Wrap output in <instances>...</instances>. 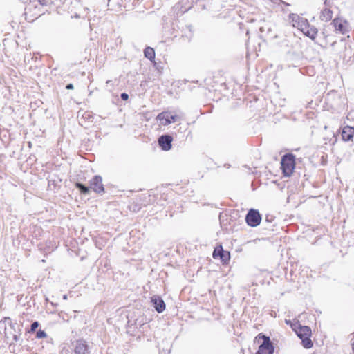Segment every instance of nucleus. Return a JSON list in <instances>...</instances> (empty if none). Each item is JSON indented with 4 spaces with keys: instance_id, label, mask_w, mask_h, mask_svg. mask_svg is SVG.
<instances>
[{
    "instance_id": "1",
    "label": "nucleus",
    "mask_w": 354,
    "mask_h": 354,
    "mask_svg": "<svg viewBox=\"0 0 354 354\" xmlns=\"http://www.w3.org/2000/svg\"><path fill=\"white\" fill-rule=\"evenodd\" d=\"M254 342L259 344V348L256 354H273L274 346L271 342L269 336L263 333H260L254 339Z\"/></svg>"
},
{
    "instance_id": "2",
    "label": "nucleus",
    "mask_w": 354,
    "mask_h": 354,
    "mask_svg": "<svg viewBox=\"0 0 354 354\" xmlns=\"http://www.w3.org/2000/svg\"><path fill=\"white\" fill-rule=\"evenodd\" d=\"M296 334L301 340V344L305 348L309 349L313 346V342L310 339L312 331L310 326L301 325L296 331Z\"/></svg>"
},
{
    "instance_id": "3",
    "label": "nucleus",
    "mask_w": 354,
    "mask_h": 354,
    "mask_svg": "<svg viewBox=\"0 0 354 354\" xmlns=\"http://www.w3.org/2000/svg\"><path fill=\"white\" fill-rule=\"evenodd\" d=\"M283 173L286 176H290L295 169V156L292 154H286L283 156L281 162Z\"/></svg>"
},
{
    "instance_id": "4",
    "label": "nucleus",
    "mask_w": 354,
    "mask_h": 354,
    "mask_svg": "<svg viewBox=\"0 0 354 354\" xmlns=\"http://www.w3.org/2000/svg\"><path fill=\"white\" fill-rule=\"evenodd\" d=\"M301 24L300 22L297 25V28L300 29L306 35L314 39L317 34V30L315 27H309L306 19H301Z\"/></svg>"
},
{
    "instance_id": "5",
    "label": "nucleus",
    "mask_w": 354,
    "mask_h": 354,
    "mask_svg": "<svg viewBox=\"0 0 354 354\" xmlns=\"http://www.w3.org/2000/svg\"><path fill=\"white\" fill-rule=\"evenodd\" d=\"M261 216L258 211L250 209L246 215L245 221L248 225L256 227L260 224Z\"/></svg>"
},
{
    "instance_id": "6",
    "label": "nucleus",
    "mask_w": 354,
    "mask_h": 354,
    "mask_svg": "<svg viewBox=\"0 0 354 354\" xmlns=\"http://www.w3.org/2000/svg\"><path fill=\"white\" fill-rule=\"evenodd\" d=\"M6 320L9 322L10 334L12 335L13 340L16 342H18L21 335L22 326L19 325L17 322L12 323L10 317L6 318Z\"/></svg>"
},
{
    "instance_id": "7",
    "label": "nucleus",
    "mask_w": 354,
    "mask_h": 354,
    "mask_svg": "<svg viewBox=\"0 0 354 354\" xmlns=\"http://www.w3.org/2000/svg\"><path fill=\"white\" fill-rule=\"evenodd\" d=\"M74 354H90L91 351L89 346L86 342L82 339H80L75 342Z\"/></svg>"
},
{
    "instance_id": "8",
    "label": "nucleus",
    "mask_w": 354,
    "mask_h": 354,
    "mask_svg": "<svg viewBox=\"0 0 354 354\" xmlns=\"http://www.w3.org/2000/svg\"><path fill=\"white\" fill-rule=\"evenodd\" d=\"M90 188L96 193H103L104 192L102 179L100 176H95L90 180Z\"/></svg>"
},
{
    "instance_id": "9",
    "label": "nucleus",
    "mask_w": 354,
    "mask_h": 354,
    "mask_svg": "<svg viewBox=\"0 0 354 354\" xmlns=\"http://www.w3.org/2000/svg\"><path fill=\"white\" fill-rule=\"evenodd\" d=\"M151 302L158 313H161L165 310V303L160 296L156 295L152 296L151 297Z\"/></svg>"
},
{
    "instance_id": "10",
    "label": "nucleus",
    "mask_w": 354,
    "mask_h": 354,
    "mask_svg": "<svg viewBox=\"0 0 354 354\" xmlns=\"http://www.w3.org/2000/svg\"><path fill=\"white\" fill-rule=\"evenodd\" d=\"M213 257L214 259H220L222 262L226 263L230 259V253L224 251L221 246L217 247L214 249L213 252Z\"/></svg>"
},
{
    "instance_id": "11",
    "label": "nucleus",
    "mask_w": 354,
    "mask_h": 354,
    "mask_svg": "<svg viewBox=\"0 0 354 354\" xmlns=\"http://www.w3.org/2000/svg\"><path fill=\"white\" fill-rule=\"evenodd\" d=\"M172 137L169 135L161 136L158 139V143L164 151H168L171 148Z\"/></svg>"
},
{
    "instance_id": "12",
    "label": "nucleus",
    "mask_w": 354,
    "mask_h": 354,
    "mask_svg": "<svg viewBox=\"0 0 354 354\" xmlns=\"http://www.w3.org/2000/svg\"><path fill=\"white\" fill-rule=\"evenodd\" d=\"M333 24L336 32H339L342 34H345L347 32L346 22L345 21L339 18H335L333 21Z\"/></svg>"
},
{
    "instance_id": "13",
    "label": "nucleus",
    "mask_w": 354,
    "mask_h": 354,
    "mask_svg": "<svg viewBox=\"0 0 354 354\" xmlns=\"http://www.w3.org/2000/svg\"><path fill=\"white\" fill-rule=\"evenodd\" d=\"M354 136V128L346 126L342 129V136L344 140L349 141Z\"/></svg>"
},
{
    "instance_id": "14",
    "label": "nucleus",
    "mask_w": 354,
    "mask_h": 354,
    "mask_svg": "<svg viewBox=\"0 0 354 354\" xmlns=\"http://www.w3.org/2000/svg\"><path fill=\"white\" fill-rule=\"evenodd\" d=\"M156 119L160 122L161 125L166 126L171 123L169 119V113L168 112H162L159 113Z\"/></svg>"
},
{
    "instance_id": "15",
    "label": "nucleus",
    "mask_w": 354,
    "mask_h": 354,
    "mask_svg": "<svg viewBox=\"0 0 354 354\" xmlns=\"http://www.w3.org/2000/svg\"><path fill=\"white\" fill-rule=\"evenodd\" d=\"M333 17V11L329 8H324L321 11L319 18L323 21H328Z\"/></svg>"
},
{
    "instance_id": "16",
    "label": "nucleus",
    "mask_w": 354,
    "mask_h": 354,
    "mask_svg": "<svg viewBox=\"0 0 354 354\" xmlns=\"http://www.w3.org/2000/svg\"><path fill=\"white\" fill-rule=\"evenodd\" d=\"M145 57L148 58L151 61L155 58V51L153 48L147 47L144 50Z\"/></svg>"
},
{
    "instance_id": "17",
    "label": "nucleus",
    "mask_w": 354,
    "mask_h": 354,
    "mask_svg": "<svg viewBox=\"0 0 354 354\" xmlns=\"http://www.w3.org/2000/svg\"><path fill=\"white\" fill-rule=\"evenodd\" d=\"M75 186L77 189H80V191L84 194H89V191H90V187H88L85 185H84L82 183H77L75 184Z\"/></svg>"
},
{
    "instance_id": "18",
    "label": "nucleus",
    "mask_w": 354,
    "mask_h": 354,
    "mask_svg": "<svg viewBox=\"0 0 354 354\" xmlns=\"http://www.w3.org/2000/svg\"><path fill=\"white\" fill-rule=\"evenodd\" d=\"M290 18L292 19V21L293 23V26L297 27V25L299 22H300V24H301V19H304L302 17H300L299 15L296 14H291L290 15Z\"/></svg>"
},
{
    "instance_id": "19",
    "label": "nucleus",
    "mask_w": 354,
    "mask_h": 354,
    "mask_svg": "<svg viewBox=\"0 0 354 354\" xmlns=\"http://www.w3.org/2000/svg\"><path fill=\"white\" fill-rule=\"evenodd\" d=\"M39 326V322L38 321H34L31 324L30 328L26 330V333H35Z\"/></svg>"
},
{
    "instance_id": "20",
    "label": "nucleus",
    "mask_w": 354,
    "mask_h": 354,
    "mask_svg": "<svg viewBox=\"0 0 354 354\" xmlns=\"http://www.w3.org/2000/svg\"><path fill=\"white\" fill-rule=\"evenodd\" d=\"M290 326L291 327L292 330H294L296 333V331L299 330V327L301 326V324L298 320L294 319L293 322L292 323V325H290Z\"/></svg>"
},
{
    "instance_id": "21",
    "label": "nucleus",
    "mask_w": 354,
    "mask_h": 354,
    "mask_svg": "<svg viewBox=\"0 0 354 354\" xmlns=\"http://www.w3.org/2000/svg\"><path fill=\"white\" fill-rule=\"evenodd\" d=\"M46 336H47L46 333L44 330H41V329L38 330L37 331L36 335H35V337L37 339H43V338L46 337Z\"/></svg>"
},
{
    "instance_id": "22",
    "label": "nucleus",
    "mask_w": 354,
    "mask_h": 354,
    "mask_svg": "<svg viewBox=\"0 0 354 354\" xmlns=\"http://www.w3.org/2000/svg\"><path fill=\"white\" fill-rule=\"evenodd\" d=\"M121 98L123 100H127L129 98V95H128V94H127L125 93H123L121 94Z\"/></svg>"
},
{
    "instance_id": "23",
    "label": "nucleus",
    "mask_w": 354,
    "mask_h": 354,
    "mask_svg": "<svg viewBox=\"0 0 354 354\" xmlns=\"http://www.w3.org/2000/svg\"><path fill=\"white\" fill-rule=\"evenodd\" d=\"M169 119L171 120V123H172V122H174L178 119V116L177 115H169Z\"/></svg>"
},
{
    "instance_id": "24",
    "label": "nucleus",
    "mask_w": 354,
    "mask_h": 354,
    "mask_svg": "<svg viewBox=\"0 0 354 354\" xmlns=\"http://www.w3.org/2000/svg\"><path fill=\"white\" fill-rule=\"evenodd\" d=\"M66 89H73V85L72 84H68L66 85Z\"/></svg>"
},
{
    "instance_id": "25",
    "label": "nucleus",
    "mask_w": 354,
    "mask_h": 354,
    "mask_svg": "<svg viewBox=\"0 0 354 354\" xmlns=\"http://www.w3.org/2000/svg\"><path fill=\"white\" fill-rule=\"evenodd\" d=\"M285 322L287 325H292V323L293 322V321H291V320H289V319H286L285 320Z\"/></svg>"
},
{
    "instance_id": "26",
    "label": "nucleus",
    "mask_w": 354,
    "mask_h": 354,
    "mask_svg": "<svg viewBox=\"0 0 354 354\" xmlns=\"http://www.w3.org/2000/svg\"><path fill=\"white\" fill-rule=\"evenodd\" d=\"M288 267H286V266L283 267V270H284V272H285V273H286V274L287 273V272H288Z\"/></svg>"
},
{
    "instance_id": "27",
    "label": "nucleus",
    "mask_w": 354,
    "mask_h": 354,
    "mask_svg": "<svg viewBox=\"0 0 354 354\" xmlns=\"http://www.w3.org/2000/svg\"><path fill=\"white\" fill-rule=\"evenodd\" d=\"M352 350H353V353L354 354V342L352 344Z\"/></svg>"
},
{
    "instance_id": "28",
    "label": "nucleus",
    "mask_w": 354,
    "mask_h": 354,
    "mask_svg": "<svg viewBox=\"0 0 354 354\" xmlns=\"http://www.w3.org/2000/svg\"><path fill=\"white\" fill-rule=\"evenodd\" d=\"M293 272H294V270L292 269H290V273L291 275L293 274Z\"/></svg>"
},
{
    "instance_id": "29",
    "label": "nucleus",
    "mask_w": 354,
    "mask_h": 354,
    "mask_svg": "<svg viewBox=\"0 0 354 354\" xmlns=\"http://www.w3.org/2000/svg\"><path fill=\"white\" fill-rule=\"evenodd\" d=\"M63 299H67V295H63Z\"/></svg>"
},
{
    "instance_id": "30",
    "label": "nucleus",
    "mask_w": 354,
    "mask_h": 354,
    "mask_svg": "<svg viewBox=\"0 0 354 354\" xmlns=\"http://www.w3.org/2000/svg\"><path fill=\"white\" fill-rule=\"evenodd\" d=\"M110 82V80L106 81V84H109Z\"/></svg>"
}]
</instances>
